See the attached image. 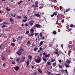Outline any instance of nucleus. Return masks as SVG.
<instances>
[{
    "label": "nucleus",
    "instance_id": "1",
    "mask_svg": "<svg viewBox=\"0 0 75 75\" xmlns=\"http://www.w3.org/2000/svg\"><path fill=\"white\" fill-rule=\"evenodd\" d=\"M41 60H42L41 57L38 56L37 58L35 59V61L36 63H40V62H41Z\"/></svg>",
    "mask_w": 75,
    "mask_h": 75
},
{
    "label": "nucleus",
    "instance_id": "2",
    "mask_svg": "<svg viewBox=\"0 0 75 75\" xmlns=\"http://www.w3.org/2000/svg\"><path fill=\"white\" fill-rule=\"evenodd\" d=\"M56 52H54V53H55V55H57V57L59 56V55H60V54L59 53H58V49H57L56 50Z\"/></svg>",
    "mask_w": 75,
    "mask_h": 75
},
{
    "label": "nucleus",
    "instance_id": "3",
    "mask_svg": "<svg viewBox=\"0 0 75 75\" xmlns=\"http://www.w3.org/2000/svg\"><path fill=\"white\" fill-rule=\"evenodd\" d=\"M37 27V28H41V26L39 25L38 24H36L33 26V28H35Z\"/></svg>",
    "mask_w": 75,
    "mask_h": 75
},
{
    "label": "nucleus",
    "instance_id": "4",
    "mask_svg": "<svg viewBox=\"0 0 75 75\" xmlns=\"http://www.w3.org/2000/svg\"><path fill=\"white\" fill-rule=\"evenodd\" d=\"M20 69V67L19 66H16V67L14 68V69L15 71H18V69Z\"/></svg>",
    "mask_w": 75,
    "mask_h": 75
},
{
    "label": "nucleus",
    "instance_id": "5",
    "mask_svg": "<svg viewBox=\"0 0 75 75\" xmlns=\"http://www.w3.org/2000/svg\"><path fill=\"white\" fill-rule=\"evenodd\" d=\"M23 38V37H22V36H20L18 37L17 38V40H18L19 41H20V40H21Z\"/></svg>",
    "mask_w": 75,
    "mask_h": 75
},
{
    "label": "nucleus",
    "instance_id": "6",
    "mask_svg": "<svg viewBox=\"0 0 75 75\" xmlns=\"http://www.w3.org/2000/svg\"><path fill=\"white\" fill-rule=\"evenodd\" d=\"M16 53L18 55H21L22 54L21 52H20V50H19L18 51H17L16 52Z\"/></svg>",
    "mask_w": 75,
    "mask_h": 75
},
{
    "label": "nucleus",
    "instance_id": "7",
    "mask_svg": "<svg viewBox=\"0 0 75 75\" xmlns=\"http://www.w3.org/2000/svg\"><path fill=\"white\" fill-rule=\"evenodd\" d=\"M33 23H34V21H32L29 22V24H30V25L31 26V25H33Z\"/></svg>",
    "mask_w": 75,
    "mask_h": 75
},
{
    "label": "nucleus",
    "instance_id": "8",
    "mask_svg": "<svg viewBox=\"0 0 75 75\" xmlns=\"http://www.w3.org/2000/svg\"><path fill=\"white\" fill-rule=\"evenodd\" d=\"M35 4L36 5L34 6V7H38V1L35 2Z\"/></svg>",
    "mask_w": 75,
    "mask_h": 75
},
{
    "label": "nucleus",
    "instance_id": "9",
    "mask_svg": "<svg viewBox=\"0 0 75 75\" xmlns=\"http://www.w3.org/2000/svg\"><path fill=\"white\" fill-rule=\"evenodd\" d=\"M33 16L34 17L36 16V17H40V15L38 13L35 14V15H34Z\"/></svg>",
    "mask_w": 75,
    "mask_h": 75
},
{
    "label": "nucleus",
    "instance_id": "10",
    "mask_svg": "<svg viewBox=\"0 0 75 75\" xmlns=\"http://www.w3.org/2000/svg\"><path fill=\"white\" fill-rule=\"evenodd\" d=\"M26 45H27V46H30V41H28L27 42Z\"/></svg>",
    "mask_w": 75,
    "mask_h": 75
},
{
    "label": "nucleus",
    "instance_id": "11",
    "mask_svg": "<svg viewBox=\"0 0 75 75\" xmlns=\"http://www.w3.org/2000/svg\"><path fill=\"white\" fill-rule=\"evenodd\" d=\"M44 43V41H41L40 43V44L39 45V46H41V45H42V44H43Z\"/></svg>",
    "mask_w": 75,
    "mask_h": 75
},
{
    "label": "nucleus",
    "instance_id": "12",
    "mask_svg": "<svg viewBox=\"0 0 75 75\" xmlns=\"http://www.w3.org/2000/svg\"><path fill=\"white\" fill-rule=\"evenodd\" d=\"M3 24L4 25L6 24V25H9V24H10V23H7V22H5L3 23Z\"/></svg>",
    "mask_w": 75,
    "mask_h": 75
},
{
    "label": "nucleus",
    "instance_id": "13",
    "mask_svg": "<svg viewBox=\"0 0 75 75\" xmlns=\"http://www.w3.org/2000/svg\"><path fill=\"white\" fill-rule=\"evenodd\" d=\"M28 58L29 59H32L33 57H32V56H31V54H30L29 56H28Z\"/></svg>",
    "mask_w": 75,
    "mask_h": 75
},
{
    "label": "nucleus",
    "instance_id": "14",
    "mask_svg": "<svg viewBox=\"0 0 75 75\" xmlns=\"http://www.w3.org/2000/svg\"><path fill=\"white\" fill-rule=\"evenodd\" d=\"M34 33H32L31 34L29 35V37H32L34 35Z\"/></svg>",
    "mask_w": 75,
    "mask_h": 75
},
{
    "label": "nucleus",
    "instance_id": "15",
    "mask_svg": "<svg viewBox=\"0 0 75 75\" xmlns=\"http://www.w3.org/2000/svg\"><path fill=\"white\" fill-rule=\"evenodd\" d=\"M50 57V54H48V55H45V57Z\"/></svg>",
    "mask_w": 75,
    "mask_h": 75
},
{
    "label": "nucleus",
    "instance_id": "16",
    "mask_svg": "<svg viewBox=\"0 0 75 75\" xmlns=\"http://www.w3.org/2000/svg\"><path fill=\"white\" fill-rule=\"evenodd\" d=\"M9 7H7L6 8V10L7 11H10L11 9H10L9 8L8 9Z\"/></svg>",
    "mask_w": 75,
    "mask_h": 75
},
{
    "label": "nucleus",
    "instance_id": "17",
    "mask_svg": "<svg viewBox=\"0 0 75 75\" xmlns=\"http://www.w3.org/2000/svg\"><path fill=\"white\" fill-rule=\"evenodd\" d=\"M67 64H68V65H69V63H70V62L69 60H67L66 61Z\"/></svg>",
    "mask_w": 75,
    "mask_h": 75
},
{
    "label": "nucleus",
    "instance_id": "18",
    "mask_svg": "<svg viewBox=\"0 0 75 75\" xmlns=\"http://www.w3.org/2000/svg\"><path fill=\"white\" fill-rule=\"evenodd\" d=\"M53 67H55V66H56V65H57V63H53Z\"/></svg>",
    "mask_w": 75,
    "mask_h": 75
},
{
    "label": "nucleus",
    "instance_id": "19",
    "mask_svg": "<svg viewBox=\"0 0 75 75\" xmlns=\"http://www.w3.org/2000/svg\"><path fill=\"white\" fill-rule=\"evenodd\" d=\"M11 16H12V17H15L16 15V13H14V15L13 16V14L11 13Z\"/></svg>",
    "mask_w": 75,
    "mask_h": 75
},
{
    "label": "nucleus",
    "instance_id": "20",
    "mask_svg": "<svg viewBox=\"0 0 75 75\" xmlns=\"http://www.w3.org/2000/svg\"><path fill=\"white\" fill-rule=\"evenodd\" d=\"M19 50V51H21V52H23V51H24V49H22V48H21L20 50Z\"/></svg>",
    "mask_w": 75,
    "mask_h": 75
},
{
    "label": "nucleus",
    "instance_id": "21",
    "mask_svg": "<svg viewBox=\"0 0 75 75\" xmlns=\"http://www.w3.org/2000/svg\"><path fill=\"white\" fill-rule=\"evenodd\" d=\"M2 59L3 61H4V60H5L6 58H5L4 57H2Z\"/></svg>",
    "mask_w": 75,
    "mask_h": 75
},
{
    "label": "nucleus",
    "instance_id": "22",
    "mask_svg": "<svg viewBox=\"0 0 75 75\" xmlns=\"http://www.w3.org/2000/svg\"><path fill=\"white\" fill-rule=\"evenodd\" d=\"M37 50H38V47H36L33 49V51L36 52L37 51Z\"/></svg>",
    "mask_w": 75,
    "mask_h": 75
},
{
    "label": "nucleus",
    "instance_id": "23",
    "mask_svg": "<svg viewBox=\"0 0 75 75\" xmlns=\"http://www.w3.org/2000/svg\"><path fill=\"white\" fill-rule=\"evenodd\" d=\"M11 45L13 47H14V46H15V44H14V43H11Z\"/></svg>",
    "mask_w": 75,
    "mask_h": 75
},
{
    "label": "nucleus",
    "instance_id": "24",
    "mask_svg": "<svg viewBox=\"0 0 75 75\" xmlns=\"http://www.w3.org/2000/svg\"><path fill=\"white\" fill-rule=\"evenodd\" d=\"M29 61H27L26 62V65L27 66L29 65Z\"/></svg>",
    "mask_w": 75,
    "mask_h": 75
},
{
    "label": "nucleus",
    "instance_id": "25",
    "mask_svg": "<svg viewBox=\"0 0 75 75\" xmlns=\"http://www.w3.org/2000/svg\"><path fill=\"white\" fill-rule=\"evenodd\" d=\"M21 17L20 16H17V17H16V18L17 19H18L19 18H20Z\"/></svg>",
    "mask_w": 75,
    "mask_h": 75
},
{
    "label": "nucleus",
    "instance_id": "26",
    "mask_svg": "<svg viewBox=\"0 0 75 75\" xmlns=\"http://www.w3.org/2000/svg\"><path fill=\"white\" fill-rule=\"evenodd\" d=\"M9 20L10 21H11V22H13V19L11 18H10Z\"/></svg>",
    "mask_w": 75,
    "mask_h": 75
},
{
    "label": "nucleus",
    "instance_id": "27",
    "mask_svg": "<svg viewBox=\"0 0 75 75\" xmlns=\"http://www.w3.org/2000/svg\"><path fill=\"white\" fill-rule=\"evenodd\" d=\"M51 63L50 62H47V64L49 65H51Z\"/></svg>",
    "mask_w": 75,
    "mask_h": 75
},
{
    "label": "nucleus",
    "instance_id": "28",
    "mask_svg": "<svg viewBox=\"0 0 75 75\" xmlns=\"http://www.w3.org/2000/svg\"><path fill=\"white\" fill-rule=\"evenodd\" d=\"M43 60L45 62H47V59L45 58H43Z\"/></svg>",
    "mask_w": 75,
    "mask_h": 75
},
{
    "label": "nucleus",
    "instance_id": "29",
    "mask_svg": "<svg viewBox=\"0 0 75 75\" xmlns=\"http://www.w3.org/2000/svg\"><path fill=\"white\" fill-rule=\"evenodd\" d=\"M69 10H70V8H69L68 9H66V10L65 11V12H68V11H69Z\"/></svg>",
    "mask_w": 75,
    "mask_h": 75
},
{
    "label": "nucleus",
    "instance_id": "30",
    "mask_svg": "<svg viewBox=\"0 0 75 75\" xmlns=\"http://www.w3.org/2000/svg\"><path fill=\"white\" fill-rule=\"evenodd\" d=\"M38 72H40V73H41V74H42V71L40 69H39L38 70Z\"/></svg>",
    "mask_w": 75,
    "mask_h": 75
},
{
    "label": "nucleus",
    "instance_id": "31",
    "mask_svg": "<svg viewBox=\"0 0 75 75\" xmlns=\"http://www.w3.org/2000/svg\"><path fill=\"white\" fill-rule=\"evenodd\" d=\"M47 74H48V75H52V73H51L50 72H47Z\"/></svg>",
    "mask_w": 75,
    "mask_h": 75
},
{
    "label": "nucleus",
    "instance_id": "32",
    "mask_svg": "<svg viewBox=\"0 0 75 75\" xmlns=\"http://www.w3.org/2000/svg\"><path fill=\"white\" fill-rule=\"evenodd\" d=\"M30 31L31 32H32V33H34V29H30Z\"/></svg>",
    "mask_w": 75,
    "mask_h": 75
},
{
    "label": "nucleus",
    "instance_id": "33",
    "mask_svg": "<svg viewBox=\"0 0 75 75\" xmlns=\"http://www.w3.org/2000/svg\"><path fill=\"white\" fill-rule=\"evenodd\" d=\"M53 34H57V32H56V31L54 30L53 32Z\"/></svg>",
    "mask_w": 75,
    "mask_h": 75
},
{
    "label": "nucleus",
    "instance_id": "34",
    "mask_svg": "<svg viewBox=\"0 0 75 75\" xmlns=\"http://www.w3.org/2000/svg\"><path fill=\"white\" fill-rule=\"evenodd\" d=\"M20 59V58L19 57L16 60V62H18V61H19Z\"/></svg>",
    "mask_w": 75,
    "mask_h": 75
},
{
    "label": "nucleus",
    "instance_id": "35",
    "mask_svg": "<svg viewBox=\"0 0 75 75\" xmlns=\"http://www.w3.org/2000/svg\"><path fill=\"white\" fill-rule=\"evenodd\" d=\"M22 2H23V1H21L19 2H18V5H20V4L21 3H22Z\"/></svg>",
    "mask_w": 75,
    "mask_h": 75
},
{
    "label": "nucleus",
    "instance_id": "36",
    "mask_svg": "<svg viewBox=\"0 0 75 75\" xmlns=\"http://www.w3.org/2000/svg\"><path fill=\"white\" fill-rule=\"evenodd\" d=\"M65 67L66 68H69V66L68 64H66Z\"/></svg>",
    "mask_w": 75,
    "mask_h": 75
},
{
    "label": "nucleus",
    "instance_id": "37",
    "mask_svg": "<svg viewBox=\"0 0 75 75\" xmlns=\"http://www.w3.org/2000/svg\"><path fill=\"white\" fill-rule=\"evenodd\" d=\"M53 14L55 15V16H57V13L55 12H54L53 13Z\"/></svg>",
    "mask_w": 75,
    "mask_h": 75
},
{
    "label": "nucleus",
    "instance_id": "38",
    "mask_svg": "<svg viewBox=\"0 0 75 75\" xmlns=\"http://www.w3.org/2000/svg\"><path fill=\"white\" fill-rule=\"evenodd\" d=\"M37 74V72L34 73L33 74V75H36Z\"/></svg>",
    "mask_w": 75,
    "mask_h": 75
},
{
    "label": "nucleus",
    "instance_id": "39",
    "mask_svg": "<svg viewBox=\"0 0 75 75\" xmlns=\"http://www.w3.org/2000/svg\"><path fill=\"white\" fill-rule=\"evenodd\" d=\"M40 35L41 37H42V33H40Z\"/></svg>",
    "mask_w": 75,
    "mask_h": 75
},
{
    "label": "nucleus",
    "instance_id": "40",
    "mask_svg": "<svg viewBox=\"0 0 75 75\" xmlns=\"http://www.w3.org/2000/svg\"><path fill=\"white\" fill-rule=\"evenodd\" d=\"M7 27V26L4 25L2 26V28H4V27Z\"/></svg>",
    "mask_w": 75,
    "mask_h": 75
},
{
    "label": "nucleus",
    "instance_id": "41",
    "mask_svg": "<svg viewBox=\"0 0 75 75\" xmlns=\"http://www.w3.org/2000/svg\"><path fill=\"white\" fill-rule=\"evenodd\" d=\"M59 68H62V66L59 65Z\"/></svg>",
    "mask_w": 75,
    "mask_h": 75
},
{
    "label": "nucleus",
    "instance_id": "42",
    "mask_svg": "<svg viewBox=\"0 0 75 75\" xmlns=\"http://www.w3.org/2000/svg\"><path fill=\"white\" fill-rule=\"evenodd\" d=\"M38 34V33H35V36H37Z\"/></svg>",
    "mask_w": 75,
    "mask_h": 75
},
{
    "label": "nucleus",
    "instance_id": "43",
    "mask_svg": "<svg viewBox=\"0 0 75 75\" xmlns=\"http://www.w3.org/2000/svg\"><path fill=\"white\" fill-rule=\"evenodd\" d=\"M30 33V32H29V31H27L26 32H25V34H29V33Z\"/></svg>",
    "mask_w": 75,
    "mask_h": 75
},
{
    "label": "nucleus",
    "instance_id": "44",
    "mask_svg": "<svg viewBox=\"0 0 75 75\" xmlns=\"http://www.w3.org/2000/svg\"><path fill=\"white\" fill-rule=\"evenodd\" d=\"M42 54L44 55H45H45H46V53H45V52H44V53H43Z\"/></svg>",
    "mask_w": 75,
    "mask_h": 75
},
{
    "label": "nucleus",
    "instance_id": "45",
    "mask_svg": "<svg viewBox=\"0 0 75 75\" xmlns=\"http://www.w3.org/2000/svg\"><path fill=\"white\" fill-rule=\"evenodd\" d=\"M27 21V19H24L23 20V22H25V21Z\"/></svg>",
    "mask_w": 75,
    "mask_h": 75
},
{
    "label": "nucleus",
    "instance_id": "46",
    "mask_svg": "<svg viewBox=\"0 0 75 75\" xmlns=\"http://www.w3.org/2000/svg\"><path fill=\"white\" fill-rule=\"evenodd\" d=\"M62 7L61 6H60V10H62Z\"/></svg>",
    "mask_w": 75,
    "mask_h": 75
},
{
    "label": "nucleus",
    "instance_id": "47",
    "mask_svg": "<svg viewBox=\"0 0 75 75\" xmlns=\"http://www.w3.org/2000/svg\"><path fill=\"white\" fill-rule=\"evenodd\" d=\"M68 52V55H69V56H70V52Z\"/></svg>",
    "mask_w": 75,
    "mask_h": 75
},
{
    "label": "nucleus",
    "instance_id": "48",
    "mask_svg": "<svg viewBox=\"0 0 75 75\" xmlns=\"http://www.w3.org/2000/svg\"><path fill=\"white\" fill-rule=\"evenodd\" d=\"M40 51H42V48L41 47L40 48Z\"/></svg>",
    "mask_w": 75,
    "mask_h": 75
},
{
    "label": "nucleus",
    "instance_id": "49",
    "mask_svg": "<svg viewBox=\"0 0 75 75\" xmlns=\"http://www.w3.org/2000/svg\"><path fill=\"white\" fill-rule=\"evenodd\" d=\"M3 35L2 34H1L0 35V37H3Z\"/></svg>",
    "mask_w": 75,
    "mask_h": 75
},
{
    "label": "nucleus",
    "instance_id": "50",
    "mask_svg": "<svg viewBox=\"0 0 75 75\" xmlns=\"http://www.w3.org/2000/svg\"><path fill=\"white\" fill-rule=\"evenodd\" d=\"M65 71L67 74H68V71H67V70L66 69L65 70Z\"/></svg>",
    "mask_w": 75,
    "mask_h": 75
},
{
    "label": "nucleus",
    "instance_id": "51",
    "mask_svg": "<svg viewBox=\"0 0 75 75\" xmlns=\"http://www.w3.org/2000/svg\"><path fill=\"white\" fill-rule=\"evenodd\" d=\"M55 61V59L53 60L52 59V60L51 61V62H54Z\"/></svg>",
    "mask_w": 75,
    "mask_h": 75
},
{
    "label": "nucleus",
    "instance_id": "52",
    "mask_svg": "<svg viewBox=\"0 0 75 75\" xmlns=\"http://www.w3.org/2000/svg\"><path fill=\"white\" fill-rule=\"evenodd\" d=\"M71 30H72V29H69L68 31H71Z\"/></svg>",
    "mask_w": 75,
    "mask_h": 75
},
{
    "label": "nucleus",
    "instance_id": "53",
    "mask_svg": "<svg viewBox=\"0 0 75 75\" xmlns=\"http://www.w3.org/2000/svg\"><path fill=\"white\" fill-rule=\"evenodd\" d=\"M13 42H16V40H15L14 39H13Z\"/></svg>",
    "mask_w": 75,
    "mask_h": 75
},
{
    "label": "nucleus",
    "instance_id": "54",
    "mask_svg": "<svg viewBox=\"0 0 75 75\" xmlns=\"http://www.w3.org/2000/svg\"><path fill=\"white\" fill-rule=\"evenodd\" d=\"M12 64H16V62H12Z\"/></svg>",
    "mask_w": 75,
    "mask_h": 75
},
{
    "label": "nucleus",
    "instance_id": "55",
    "mask_svg": "<svg viewBox=\"0 0 75 75\" xmlns=\"http://www.w3.org/2000/svg\"><path fill=\"white\" fill-rule=\"evenodd\" d=\"M22 59L24 60L25 59V57H23V58H22Z\"/></svg>",
    "mask_w": 75,
    "mask_h": 75
},
{
    "label": "nucleus",
    "instance_id": "56",
    "mask_svg": "<svg viewBox=\"0 0 75 75\" xmlns=\"http://www.w3.org/2000/svg\"><path fill=\"white\" fill-rule=\"evenodd\" d=\"M54 13H53L52 15H51V17H54Z\"/></svg>",
    "mask_w": 75,
    "mask_h": 75
},
{
    "label": "nucleus",
    "instance_id": "57",
    "mask_svg": "<svg viewBox=\"0 0 75 75\" xmlns=\"http://www.w3.org/2000/svg\"><path fill=\"white\" fill-rule=\"evenodd\" d=\"M55 47H56V48H57L58 47V45L57 44H56V46H55Z\"/></svg>",
    "mask_w": 75,
    "mask_h": 75
},
{
    "label": "nucleus",
    "instance_id": "58",
    "mask_svg": "<svg viewBox=\"0 0 75 75\" xmlns=\"http://www.w3.org/2000/svg\"><path fill=\"white\" fill-rule=\"evenodd\" d=\"M62 23H64V19H63L61 21Z\"/></svg>",
    "mask_w": 75,
    "mask_h": 75
},
{
    "label": "nucleus",
    "instance_id": "59",
    "mask_svg": "<svg viewBox=\"0 0 75 75\" xmlns=\"http://www.w3.org/2000/svg\"><path fill=\"white\" fill-rule=\"evenodd\" d=\"M50 1H51L52 3H53L54 2V0H50Z\"/></svg>",
    "mask_w": 75,
    "mask_h": 75
},
{
    "label": "nucleus",
    "instance_id": "60",
    "mask_svg": "<svg viewBox=\"0 0 75 75\" xmlns=\"http://www.w3.org/2000/svg\"><path fill=\"white\" fill-rule=\"evenodd\" d=\"M24 18L27 19V17L26 16H24Z\"/></svg>",
    "mask_w": 75,
    "mask_h": 75
},
{
    "label": "nucleus",
    "instance_id": "61",
    "mask_svg": "<svg viewBox=\"0 0 75 75\" xmlns=\"http://www.w3.org/2000/svg\"><path fill=\"white\" fill-rule=\"evenodd\" d=\"M45 38L43 36V37H42V40H44V39Z\"/></svg>",
    "mask_w": 75,
    "mask_h": 75
},
{
    "label": "nucleus",
    "instance_id": "62",
    "mask_svg": "<svg viewBox=\"0 0 75 75\" xmlns=\"http://www.w3.org/2000/svg\"><path fill=\"white\" fill-rule=\"evenodd\" d=\"M3 66H4V67H5V66H6V64H3Z\"/></svg>",
    "mask_w": 75,
    "mask_h": 75
},
{
    "label": "nucleus",
    "instance_id": "63",
    "mask_svg": "<svg viewBox=\"0 0 75 75\" xmlns=\"http://www.w3.org/2000/svg\"><path fill=\"white\" fill-rule=\"evenodd\" d=\"M59 62H60V63H61V62H62V61L61 60H59Z\"/></svg>",
    "mask_w": 75,
    "mask_h": 75
},
{
    "label": "nucleus",
    "instance_id": "64",
    "mask_svg": "<svg viewBox=\"0 0 75 75\" xmlns=\"http://www.w3.org/2000/svg\"><path fill=\"white\" fill-rule=\"evenodd\" d=\"M71 27H73V25L71 24L70 25Z\"/></svg>",
    "mask_w": 75,
    "mask_h": 75
}]
</instances>
